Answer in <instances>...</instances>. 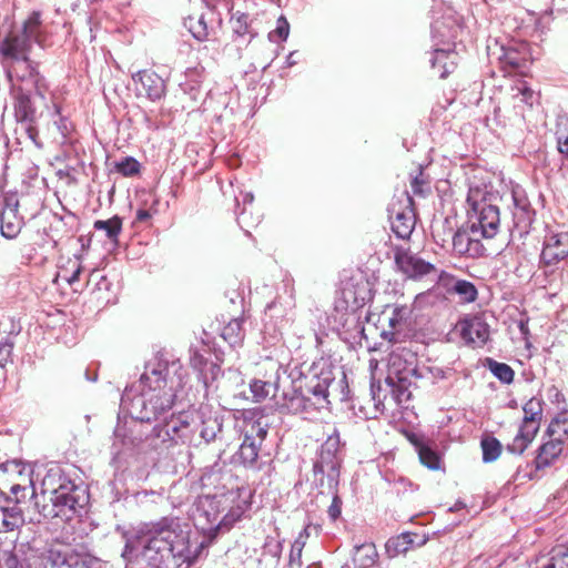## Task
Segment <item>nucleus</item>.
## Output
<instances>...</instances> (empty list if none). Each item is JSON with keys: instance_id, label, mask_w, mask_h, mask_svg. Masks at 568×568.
Here are the masks:
<instances>
[{"instance_id": "1", "label": "nucleus", "mask_w": 568, "mask_h": 568, "mask_svg": "<svg viewBox=\"0 0 568 568\" xmlns=\"http://www.w3.org/2000/svg\"><path fill=\"white\" fill-rule=\"evenodd\" d=\"M178 385L174 378L168 379L166 364L160 361L148 364L140 381L125 388L121 407L135 420H156L172 408Z\"/></svg>"}, {"instance_id": "2", "label": "nucleus", "mask_w": 568, "mask_h": 568, "mask_svg": "<svg viewBox=\"0 0 568 568\" xmlns=\"http://www.w3.org/2000/svg\"><path fill=\"white\" fill-rule=\"evenodd\" d=\"M142 555L153 568H189L197 557V548L191 549L179 524L163 520L154 526Z\"/></svg>"}, {"instance_id": "3", "label": "nucleus", "mask_w": 568, "mask_h": 568, "mask_svg": "<svg viewBox=\"0 0 568 568\" xmlns=\"http://www.w3.org/2000/svg\"><path fill=\"white\" fill-rule=\"evenodd\" d=\"M40 11L30 12L20 22H14L0 41L1 64L23 61L30 58L34 44L43 47L47 40V26Z\"/></svg>"}, {"instance_id": "4", "label": "nucleus", "mask_w": 568, "mask_h": 568, "mask_svg": "<svg viewBox=\"0 0 568 568\" xmlns=\"http://www.w3.org/2000/svg\"><path fill=\"white\" fill-rule=\"evenodd\" d=\"M479 189H469L467 203L469 205V226L475 235L493 239L499 229L500 217L497 206L479 201Z\"/></svg>"}, {"instance_id": "5", "label": "nucleus", "mask_w": 568, "mask_h": 568, "mask_svg": "<svg viewBox=\"0 0 568 568\" xmlns=\"http://www.w3.org/2000/svg\"><path fill=\"white\" fill-rule=\"evenodd\" d=\"M197 422L189 413L172 414L162 424L155 425L153 433L162 443L197 445L195 427Z\"/></svg>"}, {"instance_id": "6", "label": "nucleus", "mask_w": 568, "mask_h": 568, "mask_svg": "<svg viewBox=\"0 0 568 568\" xmlns=\"http://www.w3.org/2000/svg\"><path fill=\"white\" fill-rule=\"evenodd\" d=\"M268 433V425L262 418L245 420L244 438L239 448L237 456L245 467L256 468L262 443Z\"/></svg>"}, {"instance_id": "7", "label": "nucleus", "mask_w": 568, "mask_h": 568, "mask_svg": "<svg viewBox=\"0 0 568 568\" xmlns=\"http://www.w3.org/2000/svg\"><path fill=\"white\" fill-rule=\"evenodd\" d=\"M2 65L12 81L16 80L21 83V87L24 89L32 87L37 97L42 100L45 99L48 88L45 79L38 70V62L31 60V58H27L23 61H14Z\"/></svg>"}, {"instance_id": "8", "label": "nucleus", "mask_w": 568, "mask_h": 568, "mask_svg": "<svg viewBox=\"0 0 568 568\" xmlns=\"http://www.w3.org/2000/svg\"><path fill=\"white\" fill-rule=\"evenodd\" d=\"M97 562L94 557L61 542L52 544L45 556V568H93Z\"/></svg>"}, {"instance_id": "9", "label": "nucleus", "mask_w": 568, "mask_h": 568, "mask_svg": "<svg viewBox=\"0 0 568 568\" xmlns=\"http://www.w3.org/2000/svg\"><path fill=\"white\" fill-rule=\"evenodd\" d=\"M388 220L392 231L399 239H408L415 227V214L412 209V199L406 193L405 201H393L388 207Z\"/></svg>"}, {"instance_id": "10", "label": "nucleus", "mask_w": 568, "mask_h": 568, "mask_svg": "<svg viewBox=\"0 0 568 568\" xmlns=\"http://www.w3.org/2000/svg\"><path fill=\"white\" fill-rule=\"evenodd\" d=\"M341 460L339 455L323 454L320 452L317 460L313 467L315 481L321 486L326 484L329 489L337 488Z\"/></svg>"}, {"instance_id": "11", "label": "nucleus", "mask_w": 568, "mask_h": 568, "mask_svg": "<svg viewBox=\"0 0 568 568\" xmlns=\"http://www.w3.org/2000/svg\"><path fill=\"white\" fill-rule=\"evenodd\" d=\"M341 460L339 455L323 454L320 452L317 460L313 467L315 481L321 486L326 484L329 489L337 488Z\"/></svg>"}, {"instance_id": "12", "label": "nucleus", "mask_w": 568, "mask_h": 568, "mask_svg": "<svg viewBox=\"0 0 568 568\" xmlns=\"http://www.w3.org/2000/svg\"><path fill=\"white\" fill-rule=\"evenodd\" d=\"M138 95H144L151 101H159L165 93L164 80L151 70H141L132 74Z\"/></svg>"}, {"instance_id": "13", "label": "nucleus", "mask_w": 568, "mask_h": 568, "mask_svg": "<svg viewBox=\"0 0 568 568\" xmlns=\"http://www.w3.org/2000/svg\"><path fill=\"white\" fill-rule=\"evenodd\" d=\"M220 504L221 499L216 496L206 495L199 497L195 505L194 519L202 529L219 527L223 521L220 516Z\"/></svg>"}, {"instance_id": "14", "label": "nucleus", "mask_w": 568, "mask_h": 568, "mask_svg": "<svg viewBox=\"0 0 568 568\" xmlns=\"http://www.w3.org/2000/svg\"><path fill=\"white\" fill-rule=\"evenodd\" d=\"M50 500L54 509L52 516H67V510H74L79 504L78 488L71 481L63 479L57 488L51 490Z\"/></svg>"}, {"instance_id": "15", "label": "nucleus", "mask_w": 568, "mask_h": 568, "mask_svg": "<svg viewBox=\"0 0 568 568\" xmlns=\"http://www.w3.org/2000/svg\"><path fill=\"white\" fill-rule=\"evenodd\" d=\"M395 263L397 267L409 278H420L436 272V268L432 263L422 260L406 250L396 251Z\"/></svg>"}, {"instance_id": "16", "label": "nucleus", "mask_w": 568, "mask_h": 568, "mask_svg": "<svg viewBox=\"0 0 568 568\" xmlns=\"http://www.w3.org/2000/svg\"><path fill=\"white\" fill-rule=\"evenodd\" d=\"M568 256V232L550 233L545 237L541 262L555 265Z\"/></svg>"}, {"instance_id": "17", "label": "nucleus", "mask_w": 568, "mask_h": 568, "mask_svg": "<svg viewBox=\"0 0 568 568\" xmlns=\"http://www.w3.org/2000/svg\"><path fill=\"white\" fill-rule=\"evenodd\" d=\"M276 405L281 412L294 415H308L316 412L313 407V399L294 388L291 390L283 389L276 398Z\"/></svg>"}, {"instance_id": "18", "label": "nucleus", "mask_w": 568, "mask_h": 568, "mask_svg": "<svg viewBox=\"0 0 568 568\" xmlns=\"http://www.w3.org/2000/svg\"><path fill=\"white\" fill-rule=\"evenodd\" d=\"M480 235H475L473 229L458 230L453 236V248L460 256L478 257L484 254L485 247Z\"/></svg>"}, {"instance_id": "19", "label": "nucleus", "mask_w": 568, "mask_h": 568, "mask_svg": "<svg viewBox=\"0 0 568 568\" xmlns=\"http://www.w3.org/2000/svg\"><path fill=\"white\" fill-rule=\"evenodd\" d=\"M460 335L467 344L483 346L489 339V325L480 316H473L459 323Z\"/></svg>"}, {"instance_id": "20", "label": "nucleus", "mask_w": 568, "mask_h": 568, "mask_svg": "<svg viewBox=\"0 0 568 568\" xmlns=\"http://www.w3.org/2000/svg\"><path fill=\"white\" fill-rule=\"evenodd\" d=\"M460 30L462 27L457 20L452 17L436 20L432 26L434 47L452 48L455 45V40L458 38Z\"/></svg>"}, {"instance_id": "21", "label": "nucleus", "mask_w": 568, "mask_h": 568, "mask_svg": "<svg viewBox=\"0 0 568 568\" xmlns=\"http://www.w3.org/2000/svg\"><path fill=\"white\" fill-rule=\"evenodd\" d=\"M458 53L450 47H435L430 64L437 70L440 79H445L458 64Z\"/></svg>"}, {"instance_id": "22", "label": "nucleus", "mask_w": 568, "mask_h": 568, "mask_svg": "<svg viewBox=\"0 0 568 568\" xmlns=\"http://www.w3.org/2000/svg\"><path fill=\"white\" fill-rule=\"evenodd\" d=\"M194 419L197 422L195 430L200 429V438L205 443L213 442L222 432V418L216 414L206 412L205 408H201Z\"/></svg>"}, {"instance_id": "23", "label": "nucleus", "mask_w": 568, "mask_h": 568, "mask_svg": "<svg viewBox=\"0 0 568 568\" xmlns=\"http://www.w3.org/2000/svg\"><path fill=\"white\" fill-rule=\"evenodd\" d=\"M24 523L22 510L11 500L7 499L0 505V531H12Z\"/></svg>"}, {"instance_id": "24", "label": "nucleus", "mask_w": 568, "mask_h": 568, "mask_svg": "<svg viewBox=\"0 0 568 568\" xmlns=\"http://www.w3.org/2000/svg\"><path fill=\"white\" fill-rule=\"evenodd\" d=\"M281 371L282 366L277 365L274 382H264L261 379H253L250 384V389L253 394L255 402L264 400L272 392V396L276 399L281 389Z\"/></svg>"}, {"instance_id": "25", "label": "nucleus", "mask_w": 568, "mask_h": 568, "mask_svg": "<svg viewBox=\"0 0 568 568\" xmlns=\"http://www.w3.org/2000/svg\"><path fill=\"white\" fill-rule=\"evenodd\" d=\"M562 452V440L560 438L551 439L540 446L535 459L538 469L548 467L559 457Z\"/></svg>"}, {"instance_id": "26", "label": "nucleus", "mask_w": 568, "mask_h": 568, "mask_svg": "<svg viewBox=\"0 0 568 568\" xmlns=\"http://www.w3.org/2000/svg\"><path fill=\"white\" fill-rule=\"evenodd\" d=\"M333 381L328 377H316L310 382L307 387V392L313 395V407L315 410L324 407L328 404L327 397L329 395L328 388Z\"/></svg>"}, {"instance_id": "27", "label": "nucleus", "mask_w": 568, "mask_h": 568, "mask_svg": "<svg viewBox=\"0 0 568 568\" xmlns=\"http://www.w3.org/2000/svg\"><path fill=\"white\" fill-rule=\"evenodd\" d=\"M542 400L536 397H531L528 402L525 403L524 418L521 425L529 426L534 430H539L540 422L542 418Z\"/></svg>"}, {"instance_id": "28", "label": "nucleus", "mask_w": 568, "mask_h": 568, "mask_svg": "<svg viewBox=\"0 0 568 568\" xmlns=\"http://www.w3.org/2000/svg\"><path fill=\"white\" fill-rule=\"evenodd\" d=\"M378 559V552L374 544L355 546L353 562L356 568H373Z\"/></svg>"}, {"instance_id": "29", "label": "nucleus", "mask_w": 568, "mask_h": 568, "mask_svg": "<svg viewBox=\"0 0 568 568\" xmlns=\"http://www.w3.org/2000/svg\"><path fill=\"white\" fill-rule=\"evenodd\" d=\"M16 114L21 121L31 122L36 115V108L31 100L29 89L20 87L16 98Z\"/></svg>"}, {"instance_id": "30", "label": "nucleus", "mask_w": 568, "mask_h": 568, "mask_svg": "<svg viewBox=\"0 0 568 568\" xmlns=\"http://www.w3.org/2000/svg\"><path fill=\"white\" fill-rule=\"evenodd\" d=\"M537 433V430H534L531 427L529 428V426L520 425L517 435L507 445V450L511 454L521 455L532 443Z\"/></svg>"}, {"instance_id": "31", "label": "nucleus", "mask_w": 568, "mask_h": 568, "mask_svg": "<svg viewBox=\"0 0 568 568\" xmlns=\"http://www.w3.org/2000/svg\"><path fill=\"white\" fill-rule=\"evenodd\" d=\"M415 536L416 535L409 532H403L396 537L389 538L385 545L388 557L394 558L408 551L414 544Z\"/></svg>"}, {"instance_id": "32", "label": "nucleus", "mask_w": 568, "mask_h": 568, "mask_svg": "<svg viewBox=\"0 0 568 568\" xmlns=\"http://www.w3.org/2000/svg\"><path fill=\"white\" fill-rule=\"evenodd\" d=\"M22 223L18 213H0L1 234L7 239H14L20 233Z\"/></svg>"}, {"instance_id": "33", "label": "nucleus", "mask_w": 568, "mask_h": 568, "mask_svg": "<svg viewBox=\"0 0 568 568\" xmlns=\"http://www.w3.org/2000/svg\"><path fill=\"white\" fill-rule=\"evenodd\" d=\"M486 367L501 383H504V384L513 383L515 372L508 364L499 363L493 358H487Z\"/></svg>"}, {"instance_id": "34", "label": "nucleus", "mask_w": 568, "mask_h": 568, "mask_svg": "<svg viewBox=\"0 0 568 568\" xmlns=\"http://www.w3.org/2000/svg\"><path fill=\"white\" fill-rule=\"evenodd\" d=\"M93 227L99 231H104L108 239L116 242L122 230V220L118 215L105 221L98 220L94 222Z\"/></svg>"}, {"instance_id": "35", "label": "nucleus", "mask_w": 568, "mask_h": 568, "mask_svg": "<svg viewBox=\"0 0 568 568\" xmlns=\"http://www.w3.org/2000/svg\"><path fill=\"white\" fill-rule=\"evenodd\" d=\"M342 293L346 303H352L354 307H358L363 305L367 298V284L362 283V286L357 288H355L353 284H346Z\"/></svg>"}, {"instance_id": "36", "label": "nucleus", "mask_w": 568, "mask_h": 568, "mask_svg": "<svg viewBox=\"0 0 568 568\" xmlns=\"http://www.w3.org/2000/svg\"><path fill=\"white\" fill-rule=\"evenodd\" d=\"M184 24L189 28L193 37L200 41L206 40L209 37V27L205 16L189 17Z\"/></svg>"}, {"instance_id": "37", "label": "nucleus", "mask_w": 568, "mask_h": 568, "mask_svg": "<svg viewBox=\"0 0 568 568\" xmlns=\"http://www.w3.org/2000/svg\"><path fill=\"white\" fill-rule=\"evenodd\" d=\"M416 375V367H407L406 371L399 372L393 368V375H387L386 385H400L410 389L413 385V378Z\"/></svg>"}, {"instance_id": "38", "label": "nucleus", "mask_w": 568, "mask_h": 568, "mask_svg": "<svg viewBox=\"0 0 568 568\" xmlns=\"http://www.w3.org/2000/svg\"><path fill=\"white\" fill-rule=\"evenodd\" d=\"M242 325L243 321L240 318H234L230 321L229 324L222 331L223 338L227 341L231 345H236L241 343L244 336Z\"/></svg>"}, {"instance_id": "39", "label": "nucleus", "mask_w": 568, "mask_h": 568, "mask_svg": "<svg viewBox=\"0 0 568 568\" xmlns=\"http://www.w3.org/2000/svg\"><path fill=\"white\" fill-rule=\"evenodd\" d=\"M511 98L514 101L531 106L536 101V93L526 82L520 81L511 87Z\"/></svg>"}, {"instance_id": "40", "label": "nucleus", "mask_w": 568, "mask_h": 568, "mask_svg": "<svg viewBox=\"0 0 568 568\" xmlns=\"http://www.w3.org/2000/svg\"><path fill=\"white\" fill-rule=\"evenodd\" d=\"M483 460L490 463L496 460L501 453V444L495 437H485L481 439Z\"/></svg>"}, {"instance_id": "41", "label": "nucleus", "mask_w": 568, "mask_h": 568, "mask_svg": "<svg viewBox=\"0 0 568 568\" xmlns=\"http://www.w3.org/2000/svg\"><path fill=\"white\" fill-rule=\"evenodd\" d=\"M452 291L458 294L460 300L466 303L474 302L477 297V290L475 285L468 281H455Z\"/></svg>"}, {"instance_id": "42", "label": "nucleus", "mask_w": 568, "mask_h": 568, "mask_svg": "<svg viewBox=\"0 0 568 568\" xmlns=\"http://www.w3.org/2000/svg\"><path fill=\"white\" fill-rule=\"evenodd\" d=\"M513 201L515 205L514 219L517 223H529L530 219V210L527 200L524 196H519L518 193H513Z\"/></svg>"}, {"instance_id": "43", "label": "nucleus", "mask_w": 568, "mask_h": 568, "mask_svg": "<svg viewBox=\"0 0 568 568\" xmlns=\"http://www.w3.org/2000/svg\"><path fill=\"white\" fill-rule=\"evenodd\" d=\"M417 450L419 460L423 465L432 470L440 468V457L430 447L426 445H418Z\"/></svg>"}, {"instance_id": "44", "label": "nucleus", "mask_w": 568, "mask_h": 568, "mask_svg": "<svg viewBox=\"0 0 568 568\" xmlns=\"http://www.w3.org/2000/svg\"><path fill=\"white\" fill-rule=\"evenodd\" d=\"M548 432L551 436H557L562 442L568 439V414L564 413L557 416L549 425Z\"/></svg>"}, {"instance_id": "45", "label": "nucleus", "mask_w": 568, "mask_h": 568, "mask_svg": "<svg viewBox=\"0 0 568 568\" xmlns=\"http://www.w3.org/2000/svg\"><path fill=\"white\" fill-rule=\"evenodd\" d=\"M538 568H568V549H555Z\"/></svg>"}, {"instance_id": "46", "label": "nucleus", "mask_w": 568, "mask_h": 568, "mask_svg": "<svg viewBox=\"0 0 568 568\" xmlns=\"http://www.w3.org/2000/svg\"><path fill=\"white\" fill-rule=\"evenodd\" d=\"M557 150L568 161V123H559L556 131Z\"/></svg>"}, {"instance_id": "47", "label": "nucleus", "mask_w": 568, "mask_h": 568, "mask_svg": "<svg viewBox=\"0 0 568 568\" xmlns=\"http://www.w3.org/2000/svg\"><path fill=\"white\" fill-rule=\"evenodd\" d=\"M409 313L410 311L407 306H395L388 320L389 326L396 331L402 329V325L408 318Z\"/></svg>"}, {"instance_id": "48", "label": "nucleus", "mask_w": 568, "mask_h": 568, "mask_svg": "<svg viewBox=\"0 0 568 568\" xmlns=\"http://www.w3.org/2000/svg\"><path fill=\"white\" fill-rule=\"evenodd\" d=\"M410 187L415 195H425L429 191L428 181L420 166L417 169V174L412 178Z\"/></svg>"}, {"instance_id": "49", "label": "nucleus", "mask_w": 568, "mask_h": 568, "mask_svg": "<svg viewBox=\"0 0 568 568\" xmlns=\"http://www.w3.org/2000/svg\"><path fill=\"white\" fill-rule=\"evenodd\" d=\"M399 372H404L407 367H415L414 361H408L405 355L398 353H392L388 362V374L393 375V368Z\"/></svg>"}, {"instance_id": "50", "label": "nucleus", "mask_w": 568, "mask_h": 568, "mask_svg": "<svg viewBox=\"0 0 568 568\" xmlns=\"http://www.w3.org/2000/svg\"><path fill=\"white\" fill-rule=\"evenodd\" d=\"M320 452L323 454H334L341 456V439L336 429H334V432L327 436L326 440L322 444Z\"/></svg>"}, {"instance_id": "51", "label": "nucleus", "mask_w": 568, "mask_h": 568, "mask_svg": "<svg viewBox=\"0 0 568 568\" xmlns=\"http://www.w3.org/2000/svg\"><path fill=\"white\" fill-rule=\"evenodd\" d=\"M201 377L203 379L204 386L209 388L214 381L219 378L221 375V367L215 363H207L200 371Z\"/></svg>"}, {"instance_id": "52", "label": "nucleus", "mask_w": 568, "mask_h": 568, "mask_svg": "<svg viewBox=\"0 0 568 568\" xmlns=\"http://www.w3.org/2000/svg\"><path fill=\"white\" fill-rule=\"evenodd\" d=\"M116 171L124 176H133L140 171V163L134 158H125L115 165Z\"/></svg>"}, {"instance_id": "53", "label": "nucleus", "mask_w": 568, "mask_h": 568, "mask_svg": "<svg viewBox=\"0 0 568 568\" xmlns=\"http://www.w3.org/2000/svg\"><path fill=\"white\" fill-rule=\"evenodd\" d=\"M10 491L16 497L14 504L19 506V504L22 501V499L26 498L28 493H30L31 495L34 494V487L31 479H29L28 485L13 484L10 488Z\"/></svg>"}, {"instance_id": "54", "label": "nucleus", "mask_w": 568, "mask_h": 568, "mask_svg": "<svg viewBox=\"0 0 568 568\" xmlns=\"http://www.w3.org/2000/svg\"><path fill=\"white\" fill-rule=\"evenodd\" d=\"M264 552L273 558L280 559L283 550V541L271 536L266 537L264 542Z\"/></svg>"}, {"instance_id": "55", "label": "nucleus", "mask_w": 568, "mask_h": 568, "mask_svg": "<svg viewBox=\"0 0 568 568\" xmlns=\"http://www.w3.org/2000/svg\"><path fill=\"white\" fill-rule=\"evenodd\" d=\"M389 387L393 399L397 404L406 403L412 397V390L400 385H387Z\"/></svg>"}, {"instance_id": "56", "label": "nucleus", "mask_w": 568, "mask_h": 568, "mask_svg": "<svg viewBox=\"0 0 568 568\" xmlns=\"http://www.w3.org/2000/svg\"><path fill=\"white\" fill-rule=\"evenodd\" d=\"M19 200L17 193H6L2 197L0 213H18Z\"/></svg>"}, {"instance_id": "57", "label": "nucleus", "mask_w": 568, "mask_h": 568, "mask_svg": "<svg viewBox=\"0 0 568 568\" xmlns=\"http://www.w3.org/2000/svg\"><path fill=\"white\" fill-rule=\"evenodd\" d=\"M505 63L509 64L514 69H520L525 65L526 59L520 57L516 50L508 49L504 54Z\"/></svg>"}, {"instance_id": "58", "label": "nucleus", "mask_w": 568, "mask_h": 568, "mask_svg": "<svg viewBox=\"0 0 568 568\" xmlns=\"http://www.w3.org/2000/svg\"><path fill=\"white\" fill-rule=\"evenodd\" d=\"M331 490L334 493V496H333V499H332V504L328 507L327 514H328V517L333 521H335L341 516L342 504L343 503H342V499L339 498V496L336 493V488L335 489H331Z\"/></svg>"}, {"instance_id": "59", "label": "nucleus", "mask_w": 568, "mask_h": 568, "mask_svg": "<svg viewBox=\"0 0 568 568\" xmlns=\"http://www.w3.org/2000/svg\"><path fill=\"white\" fill-rule=\"evenodd\" d=\"M4 568H24V564L13 551H4L2 557Z\"/></svg>"}, {"instance_id": "60", "label": "nucleus", "mask_w": 568, "mask_h": 568, "mask_svg": "<svg viewBox=\"0 0 568 568\" xmlns=\"http://www.w3.org/2000/svg\"><path fill=\"white\" fill-rule=\"evenodd\" d=\"M13 348V343L10 337H6L0 342V365L2 366L9 358Z\"/></svg>"}, {"instance_id": "61", "label": "nucleus", "mask_w": 568, "mask_h": 568, "mask_svg": "<svg viewBox=\"0 0 568 568\" xmlns=\"http://www.w3.org/2000/svg\"><path fill=\"white\" fill-rule=\"evenodd\" d=\"M274 32L278 36L280 39H282V40L287 39L288 32H290V26H288L287 20L284 17H281L277 20V27Z\"/></svg>"}, {"instance_id": "62", "label": "nucleus", "mask_w": 568, "mask_h": 568, "mask_svg": "<svg viewBox=\"0 0 568 568\" xmlns=\"http://www.w3.org/2000/svg\"><path fill=\"white\" fill-rule=\"evenodd\" d=\"M191 365L195 368L201 371L207 362L205 361L204 356L200 354L197 351H194L190 358Z\"/></svg>"}, {"instance_id": "63", "label": "nucleus", "mask_w": 568, "mask_h": 568, "mask_svg": "<svg viewBox=\"0 0 568 568\" xmlns=\"http://www.w3.org/2000/svg\"><path fill=\"white\" fill-rule=\"evenodd\" d=\"M237 223L241 227L255 225L260 223V216H256L255 220L251 223L248 221L246 209L244 207L243 211L237 216Z\"/></svg>"}, {"instance_id": "64", "label": "nucleus", "mask_w": 568, "mask_h": 568, "mask_svg": "<svg viewBox=\"0 0 568 568\" xmlns=\"http://www.w3.org/2000/svg\"><path fill=\"white\" fill-rule=\"evenodd\" d=\"M290 565H296L301 567L302 565V550H295V548L291 547L290 551Z\"/></svg>"}]
</instances>
